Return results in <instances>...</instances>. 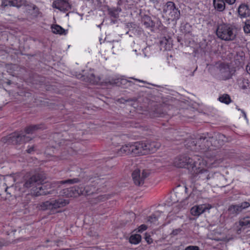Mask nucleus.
I'll use <instances>...</instances> for the list:
<instances>
[{"instance_id": "nucleus-34", "label": "nucleus", "mask_w": 250, "mask_h": 250, "mask_svg": "<svg viewBox=\"0 0 250 250\" xmlns=\"http://www.w3.org/2000/svg\"><path fill=\"white\" fill-rule=\"evenodd\" d=\"M145 239H146V241L147 242V244H150L153 242V240L151 238L150 235H148V236L146 235V237H145Z\"/></svg>"}, {"instance_id": "nucleus-7", "label": "nucleus", "mask_w": 250, "mask_h": 250, "mask_svg": "<svg viewBox=\"0 0 250 250\" xmlns=\"http://www.w3.org/2000/svg\"><path fill=\"white\" fill-rule=\"evenodd\" d=\"M149 173L146 170H143L142 172L140 169H135L132 174V179L134 184L137 186L142 185L145 179L148 176Z\"/></svg>"}, {"instance_id": "nucleus-36", "label": "nucleus", "mask_w": 250, "mask_h": 250, "mask_svg": "<svg viewBox=\"0 0 250 250\" xmlns=\"http://www.w3.org/2000/svg\"><path fill=\"white\" fill-rule=\"evenodd\" d=\"M26 151L28 153H31L33 151H34V147L33 146L30 147L26 150Z\"/></svg>"}, {"instance_id": "nucleus-31", "label": "nucleus", "mask_w": 250, "mask_h": 250, "mask_svg": "<svg viewBox=\"0 0 250 250\" xmlns=\"http://www.w3.org/2000/svg\"><path fill=\"white\" fill-rule=\"evenodd\" d=\"M147 228V227L146 225L145 224L141 225L139 228L138 232H142L143 231L146 230Z\"/></svg>"}, {"instance_id": "nucleus-2", "label": "nucleus", "mask_w": 250, "mask_h": 250, "mask_svg": "<svg viewBox=\"0 0 250 250\" xmlns=\"http://www.w3.org/2000/svg\"><path fill=\"white\" fill-rule=\"evenodd\" d=\"M161 146L159 143L150 140L135 142L137 155H146L155 152Z\"/></svg>"}, {"instance_id": "nucleus-5", "label": "nucleus", "mask_w": 250, "mask_h": 250, "mask_svg": "<svg viewBox=\"0 0 250 250\" xmlns=\"http://www.w3.org/2000/svg\"><path fill=\"white\" fill-rule=\"evenodd\" d=\"M164 16L168 21H174L179 19L180 11L172 1H167L163 8Z\"/></svg>"}, {"instance_id": "nucleus-38", "label": "nucleus", "mask_w": 250, "mask_h": 250, "mask_svg": "<svg viewBox=\"0 0 250 250\" xmlns=\"http://www.w3.org/2000/svg\"><path fill=\"white\" fill-rule=\"evenodd\" d=\"M133 79H134V80H135L136 81H138V82H141V83H146V82L143 81V80H139V79H134V78H132Z\"/></svg>"}, {"instance_id": "nucleus-26", "label": "nucleus", "mask_w": 250, "mask_h": 250, "mask_svg": "<svg viewBox=\"0 0 250 250\" xmlns=\"http://www.w3.org/2000/svg\"><path fill=\"white\" fill-rule=\"evenodd\" d=\"M218 100L220 102L226 104H228L231 102V100L230 96L227 94H224L221 95L218 98Z\"/></svg>"}, {"instance_id": "nucleus-37", "label": "nucleus", "mask_w": 250, "mask_h": 250, "mask_svg": "<svg viewBox=\"0 0 250 250\" xmlns=\"http://www.w3.org/2000/svg\"><path fill=\"white\" fill-rule=\"evenodd\" d=\"M246 69L247 72L250 74V62L247 64Z\"/></svg>"}, {"instance_id": "nucleus-8", "label": "nucleus", "mask_w": 250, "mask_h": 250, "mask_svg": "<svg viewBox=\"0 0 250 250\" xmlns=\"http://www.w3.org/2000/svg\"><path fill=\"white\" fill-rule=\"evenodd\" d=\"M135 143H128L123 146L119 149L116 151V154L118 156L124 155H132L136 156V151L135 150Z\"/></svg>"}, {"instance_id": "nucleus-24", "label": "nucleus", "mask_w": 250, "mask_h": 250, "mask_svg": "<svg viewBox=\"0 0 250 250\" xmlns=\"http://www.w3.org/2000/svg\"><path fill=\"white\" fill-rule=\"evenodd\" d=\"M141 236L138 234L131 235L129 237V242L133 244H138L141 241Z\"/></svg>"}, {"instance_id": "nucleus-6", "label": "nucleus", "mask_w": 250, "mask_h": 250, "mask_svg": "<svg viewBox=\"0 0 250 250\" xmlns=\"http://www.w3.org/2000/svg\"><path fill=\"white\" fill-rule=\"evenodd\" d=\"M250 207V203L248 202H243L239 204L231 205L228 209L229 215L231 217H236L244 210Z\"/></svg>"}, {"instance_id": "nucleus-18", "label": "nucleus", "mask_w": 250, "mask_h": 250, "mask_svg": "<svg viewBox=\"0 0 250 250\" xmlns=\"http://www.w3.org/2000/svg\"><path fill=\"white\" fill-rule=\"evenodd\" d=\"M45 128L43 124L30 125L25 128L26 134H33L39 130L43 129Z\"/></svg>"}, {"instance_id": "nucleus-29", "label": "nucleus", "mask_w": 250, "mask_h": 250, "mask_svg": "<svg viewBox=\"0 0 250 250\" xmlns=\"http://www.w3.org/2000/svg\"><path fill=\"white\" fill-rule=\"evenodd\" d=\"M243 29L245 33L250 34V20H248L245 21Z\"/></svg>"}, {"instance_id": "nucleus-32", "label": "nucleus", "mask_w": 250, "mask_h": 250, "mask_svg": "<svg viewBox=\"0 0 250 250\" xmlns=\"http://www.w3.org/2000/svg\"><path fill=\"white\" fill-rule=\"evenodd\" d=\"M182 229H177L172 230L170 233L171 236H176L181 232Z\"/></svg>"}, {"instance_id": "nucleus-12", "label": "nucleus", "mask_w": 250, "mask_h": 250, "mask_svg": "<svg viewBox=\"0 0 250 250\" xmlns=\"http://www.w3.org/2000/svg\"><path fill=\"white\" fill-rule=\"evenodd\" d=\"M211 207V206L209 204H203L195 206L191 208L190 213L192 215L199 216L207 210H209Z\"/></svg>"}, {"instance_id": "nucleus-9", "label": "nucleus", "mask_w": 250, "mask_h": 250, "mask_svg": "<svg viewBox=\"0 0 250 250\" xmlns=\"http://www.w3.org/2000/svg\"><path fill=\"white\" fill-rule=\"evenodd\" d=\"M88 187L83 188L82 186H74L68 189V195L70 197H76L81 195H88L92 192L88 190Z\"/></svg>"}, {"instance_id": "nucleus-4", "label": "nucleus", "mask_w": 250, "mask_h": 250, "mask_svg": "<svg viewBox=\"0 0 250 250\" xmlns=\"http://www.w3.org/2000/svg\"><path fill=\"white\" fill-rule=\"evenodd\" d=\"M69 204L67 200L62 198L58 199H52L42 202L39 205V208L40 209L54 210L58 208L65 207Z\"/></svg>"}, {"instance_id": "nucleus-28", "label": "nucleus", "mask_w": 250, "mask_h": 250, "mask_svg": "<svg viewBox=\"0 0 250 250\" xmlns=\"http://www.w3.org/2000/svg\"><path fill=\"white\" fill-rule=\"evenodd\" d=\"M79 182H80V180L78 178H73V179H68L66 180L61 181L59 182V183L61 184H74V183H78Z\"/></svg>"}, {"instance_id": "nucleus-3", "label": "nucleus", "mask_w": 250, "mask_h": 250, "mask_svg": "<svg viewBox=\"0 0 250 250\" xmlns=\"http://www.w3.org/2000/svg\"><path fill=\"white\" fill-rule=\"evenodd\" d=\"M216 34L218 38L222 40L231 41L236 37V28L232 24L222 23L218 25Z\"/></svg>"}, {"instance_id": "nucleus-21", "label": "nucleus", "mask_w": 250, "mask_h": 250, "mask_svg": "<svg viewBox=\"0 0 250 250\" xmlns=\"http://www.w3.org/2000/svg\"><path fill=\"white\" fill-rule=\"evenodd\" d=\"M224 0H213V5L215 9L219 12L223 11L225 9Z\"/></svg>"}, {"instance_id": "nucleus-41", "label": "nucleus", "mask_w": 250, "mask_h": 250, "mask_svg": "<svg viewBox=\"0 0 250 250\" xmlns=\"http://www.w3.org/2000/svg\"><path fill=\"white\" fill-rule=\"evenodd\" d=\"M243 114H244V116L245 118H246V113L244 112H243Z\"/></svg>"}, {"instance_id": "nucleus-15", "label": "nucleus", "mask_w": 250, "mask_h": 250, "mask_svg": "<svg viewBox=\"0 0 250 250\" xmlns=\"http://www.w3.org/2000/svg\"><path fill=\"white\" fill-rule=\"evenodd\" d=\"M53 6L62 11H67L71 9L70 4L64 0H57L54 1Z\"/></svg>"}, {"instance_id": "nucleus-30", "label": "nucleus", "mask_w": 250, "mask_h": 250, "mask_svg": "<svg viewBox=\"0 0 250 250\" xmlns=\"http://www.w3.org/2000/svg\"><path fill=\"white\" fill-rule=\"evenodd\" d=\"M91 77H93V79H92V78H90V79H91V81L93 83L98 84V83H99L100 82V79L99 77H97L96 79L95 76L94 74H91Z\"/></svg>"}, {"instance_id": "nucleus-14", "label": "nucleus", "mask_w": 250, "mask_h": 250, "mask_svg": "<svg viewBox=\"0 0 250 250\" xmlns=\"http://www.w3.org/2000/svg\"><path fill=\"white\" fill-rule=\"evenodd\" d=\"M26 1L25 0H3L1 6L3 8L8 6L19 7L26 5Z\"/></svg>"}, {"instance_id": "nucleus-16", "label": "nucleus", "mask_w": 250, "mask_h": 250, "mask_svg": "<svg viewBox=\"0 0 250 250\" xmlns=\"http://www.w3.org/2000/svg\"><path fill=\"white\" fill-rule=\"evenodd\" d=\"M50 186L49 184L46 185H39L38 187L36 188V189L34 190V193L36 196L41 195H46L51 193L50 190L48 191L47 189V187Z\"/></svg>"}, {"instance_id": "nucleus-39", "label": "nucleus", "mask_w": 250, "mask_h": 250, "mask_svg": "<svg viewBox=\"0 0 250 250\" xmlns=\"http://www.w3.org/2000/svg\"><path fill=\"white\" fill-rule=\"evenodd\" d=\"M151 25H150V23H149V24L147 25V23L146 22H145L144 24L146 25V27H148V26H152V25L153 24V22H152V21H151Z\"/></svg>"}, {"instance_id": "nucleus-22", "label": "nucleus", "mask_w": 250, "mask_h": 250, "mask_svg": "<svg viewBox=\"0 0 250 250\" xmlns=\"http://www.w3.org/2000/svg\"><path fill=\"white\" fill-rule=\"evenodd\" d=\"M122 9L120 7H113L111 8H109L108 9V12L109 15L114 18H117L119 16V14L121 12Z\"/></svg>"}, {"instance_id": "nucleus-20", "label": "nucleus", "mask_w": 250, "mask_h": 250, "mask_svg": "<svg viewBox=\"0 0 250 250\" xmlns=\"http://www.w3.org/2000/svg\"><path fill=\"white\" fill-rule=\"evenodd\" d=\"M221 75L224 80H226L231 78V75L230 71V68L228 66H224L221 67L220 69Z\"/></svg>"}, {"instance_id": "nucleus-13", "label": "nucleus", "mask_w": 250, "mask_h": 250, "mask_svg": "<svg viewBox=\"0 0 250 250\" xmlns=\"http://www.w3.org/2000/svg\"><path fill=\"white\" fill-rule=\"evenodd\" d=\"M237 226V233L239 234L246 228H250V216H246L239 219Z\"/></svg>"}, {"instance_id": "nucleus-23", "label": "nucleus", "mask_w": 250, "mask_h": 250, "mask_svg": "<svg viewBox=\"0 0 250 250\" xmlns=\"http://www.w3.org/2000/svg\"><path fill=\"white\" fill-rule=\"evenodd\" d=\"M160 214L161 212L159 211H155L153 214L147 217V222L150 224H156Z\"/></svg>"}, {"instance_id": "nucleus-27", "label": "nucleus", "mask_w": 250, "mask_h": 250, "mask_svg": "<svg viewBox=\"0 0 250 250\" xmlns=\"http://www.w3.org/2000/svg\"><path fill=\"white\" fill-rule=\"evenodd\" d=\"M239 84L240 87L243 89L250 88V82L248 79H243Z\"/></svg>"}, {"instance_id": "nucleus-33", "label": "nucleus", "mask_w": 250, "mask_h": 250, "mask_svg": "<svg viewBox=\"0 0 250 250\" xmlns=\"http://www.w3.org/2000/svg\"><path fill=\"white\" fill-rule=\"evenodd\" d=\"M185 250H200V249L198 246H189L186 247Z\"/></svg>"}, {"instance_id": "nucleus-17", "label": "nucleus", "mask_w": 250, "mask_h": 250, "mask_svg": "<svg viewBox=\"0 0 250 250\" xmlns=\"http://www.w3.org/2000/svg\"><path fill=\"white\" fill-rule=\"evenodd\" d=\"M238 12L241 18H246L250 15V8L247 4L242 3L238 7Z\"/></svg>"}, {"instance_id": "nucleus-43", "label": "nucleus", "mask_w": 250, "mask_h": 250, "mask_svg": "<svg viewBox=\"0 0 250 250\" xmlns=\"http://www.w3.org/2000/svg\"><path fill=\"white\" fill-rule=\"evenodd\" d=\"M167 250V249H165V250Z\"/></svg>"}, {"instance_id": "nucleus-10", "label": "nucleus", "mask_w": 250, "mask_h": 250, "mask_svg": "<svg viewBox=\"0 0 250 250\" xmlns=\"http://www.w3.org/2000/svg\"><path fill=\"white\" fill-rule=\"evenodd\" d=\"M31 140V138L29 136L19 132H15L9 137V142L14 145L21 144Z\"/></svg>"}, {"instance_id": "nucleus-42", "label": "nucleus", "mask_w": 250, "mask_h": 250, "mask_svg": "<svg viewBox=\"0 0 250 250\" xmlns=\"http://www.w3.org/2000/svg\"><path fill=\"white\" fill-rule=\"evenodd\" d=\"M2 246V244H1V243L0 242V247H1Z\"/></svg>"}, {"instance_id": "nucleus-35", "label": "nucleus", "mask_w": 250, "mask_h": 250, "mask_svg": "<svg viewBox=\"0 0 250 250\" xmlns=\"http://www.w3.org/2000/svg\"><path fill=\"white\" fill-rule=\"evenodd\" d=\"M224 1L227 3L229 5H231L233 4L235 2L236 0H224Z\"/></svg>"}, {"instance_id": "nucleus-19", "label": "nucleus", "mask_w": 250, "mask_h": 250, "mask_svg": "<svg viewBox=\"0 0 250 250\" xmlns=\"http://www.w3.org/2000/svg\"><path fill=\"white\" fill-rule=\"evenodd\" d=\"M51 29L52 32L56 34L65 35L67 33V30H65L62 27L58 24L52 25L51 26Z\"/></svg>"}, {"instance_id": "nucleus-11", "label": "nucleus", "mask_w": 250, "mask_h": 250, "mask_svg": "<svg viewBox=\"0 0 250 250\" xmlns=\"http://www.w3.org/2000/svg\"><path fill=\"white\" fill-rule=\"evenodd\" d=\"M42 181L43 180L40 174H36L26 180L23 186L26 188H30L34 186H36L37 188Z\"/></svg>"}, {"instance_id": "nucleus-25", "label": "nucleus", "mask_w": 250, "mask_h": 250, "mask_svg": "<svg viewBox=\"0 0 250 250\" xmlns=\"http://www.w3.org/2000/svg\"><path fill=\"white\" fill-rule=\"evenodd\" d=\"M211 141L209 142L206 138H205L203 139L200 138L198 141V144H204L205 145L204 146H199L201 147L200 149L203 150H205L206 149H209V148L210 147L209 143Z\"/></svg>"}, {"instance_id": "nucleus-1", "label": "nucleus", "mask_w": 250, "mask_h": 250, "mask_svg": "<svg viewBox=\"0 0 250 250\" xmlns=\"http://www.w3.org/2000/svg\"><path fill=\"white\" fill-rule=\"evenodd\" d=\"M174 165L179 168H187L188 169H199V177L204 179L205 176V179L208 180L210 178L209 174L208 171L204 168L206 166V162L203 159L197 155L194 156L192 158H189L187 155H180L175 158L173 162Z\"/></svg>"}, {"instance_id": "nucleus-40", "label": "nucleus", "mask_w": 250, "mask_h": 250, "mask_svg": "<svg viewBox=\"0 0 250 250\" xmlns=\"http://www.w3.org/2000/svg\"><path fill=\"white\" fill-rule=\"evenodd\" d=\"M8 188L7 187H6V188H5V191L6 192H7V193H8Z\"/></svg>"}]
</instances>
